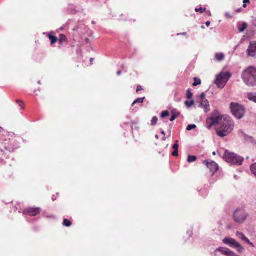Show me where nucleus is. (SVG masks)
<instances>
[{"instance_id": "obj_1", "label": "nucleus", "mask_w": 256, "mask_h": 256, "mask_svg": "<svg viewBox=\"0 0 256 256\" xmlns=\"http://www.w3.org/2000/svg\"><path fill=\"white\" fill-rule=\"evenodd\" d=\"M234 126V122L231 118L226 116V120H224L222 124L216 128V130L217 135L220 138L227 136L232 132Z\"/></svg>"}, {"instance_id": "obj_2", "label": "nucleus", "mask_w": 256, "mask_h": 256, "mask_svg": "<svg viewBox=\"0 0 256 256\" xmlns=\"http://www.w3.org/2000/svg\"><path fill=\"white\" fill-rule=\"evenodd\" d=\"M242 78L248 86H256V68L250 66L246 68L242 74Z\"/></svg>"}, {"instance_id": "obj_3", "label": "nucleus", "mask_w": 256, "mask_h": 256, "mask_svg": "<svg viewBox=\"0 0 256 256\" xmlns=\"http://www.w3.org/2000/svg\"><path fill=\"white\" fill-rule=\"evenodd\" d=\"M224 158L226 161L231 164L236 166L242 165L244 161V158L242 157L235 153L230 152L227 150L225 151Z\"/></svg>"}, {"instance_id": "obj_4", "label": "nucleus", "mask_w": 256, "mask_h": 256, "mask_svg": "<svg viewBox=\"0 0 256 256\" xmlns=\"http://www.w3.org/2000/svg\"><path fill=\"white\" fill-rule=\"evenodd\" d=\"M224 120H226V116L224 117L218 111H215L207 120V124L209 122H211L210 125L207 126V128L208 129H210L212 126H215L216 128L218 127L220 125L224 122Z\"/></svg>"}, {"instance_id": "obj_5", "label": "nucleus", "mask_w": 256, "mask_h": 256, "mask_svg": "<svg viewBox=\"0 0 256 256\" xmlns=\"http://www.w3.org/2000/svg\"><path fill=\"white\" fill-rule=\"evenodd\" d=\"M231 76L229 72H222L216 76L214 84L219 88L222 89L226 85Z\"/></svg>"}, {"instance_id": "obj_6", "label": "nucleus", "mask_w": 256, "mask_h": 256, "mask_svg": "<svg viewBox=\"0 0 256 256\" xmlns=\"http://www.w3.org/2000/svg\"><path fill=\"white\" fill-rule=\"evenodd\" d=\"M230 108L233 116L237 119H241L245 114V108L242 106L238 103L232 102Z\"/></svg>"}, {"instance_id": "obj_7", "label": "nucleus", "mask_w": 256, "mask_h": 256, "mask_svg": "<svg viewBox=\"0 0 256 256\" xmlns=\"http://www.w3.org/2000/svg\"><path fill=\"white\" fill-rule=\"evenodd\" d=\"M248 216V213L244 208H238L234 212V220L239 224L242 223Z\"/></svg>"}, {"instance_id": "obj_8", "label": "nucleus", "mask_w": 256, "mask_h": 256, "mask_svg": "<svg viewBox=\"0 0 256 256\" xmlns=\"http://www.w3.org/2000/svg\"><path fill=\"white\" fill-rule=\"evenodd\" d=\"M222 242L224 244L236 250L240 253L242 252L244 250V248L234 238L226 237L223 240Z\"/></svg>"}, {"instance_id": "obj_9", "label": "nucleus", "mask_w": 256, "mask_h": 256, "mask_svg": "<svg viewBox=\"0 0 256 256\" xmlns=\"http://www.w3.org/2000/svg\"><path fill=\"white\" fill-rule=\"evenodd\" d=\"M247 55L249 57H256V42H251L246 50Z\"/></svg>"}, {"instance_id": "obj_10", "label": "nucleus", "mask_w": 256, "mask_h": 256, "mask_svg": "<svg viewBox=\"0 0 256 256\" xmlns=\"http://www.w3.org/2000/svg\"><path fill=\"white\" fill-rule=\"evenodd\" d=\"M204 164L206 166L207 168L212 173V174L216 173L218 169V164L214 161L205 160L204 162Z\"/></svg>"}, {"instance_id": "obj_11", "label": "nucleus", "mask_w": 256, "mask_h": 256, "mask_svg": "<svg viewBox=\"0 0 256 256\" xmlns=\"http://www.w3.org/2000/svg\"><path fill=\"white\" fill-rule=\"evenodd\" d=\"M40 213V208H28L23 210L24 214L30 216H36Z\"/></svg>"}, {"instance_id": "obj_12", "label": "nucleus", "mask_w": 256, "mask_h": 256, "mask_svg": "<svg viewBox=\"0 0 256 256\" xmlns=\"http://www.w3.org/2000/svg\"><path fill=\"white\" fill-rule=\"evenodd\" d=\"M236 235L237 237L241 239L244 242L248 244L252 247H254V244L250 241L248 238H246L243 233L240 232H236Z\"/></svg>"}, {"instance_id": "obj_13", "label": "nucleus", "mask_w": 256, "mask_h": 256, "mask_svg": "<svg viewBox=\"0 0 256 256\" xmlns=\"http://www.w3.org/2000/svg\"><path fill=\"white\" fill-rule=\"evenodd\" d=\"M229 251L230 250L227 248H219L214 250V254L215 256H226Z\"/></svg>"}, {"instance_id": "obj_14", "label": "nucleus", "mask_w": 256, "mask_h": 256, "mask_svg": "<svg viewBox=\"0 0 256 256\" xmlns=\"http://www.w3.org/2000/svg\"><path fill=\"white\" fill-rule=\"evenodd\" d=\"M200 107L204 109L205 112H208L210 110L208 101L207 100L200 101Z\"/></svg>"}, {"instance_id": "obj_15", "label": "nucleus", "mask_w": 256, "mask_h": 256, "mask_svg": "<svg viewBox=\"0 0 256 256\" xmlns=\"http://www.w3.org/2000/svg\"><path fill=\"white\" fill-rule=\"evenodd\" d=\"M224 55L223 53H216L215 54V60L218 61H222L224 59Z\"/></svg>"}, {"instance_id": "obj_16", "label": "nucleus", "mask_w": 256, "mask_h": 256, "mask_svg": "<svg viewBox=\"0 0 256 256\" xmlns=\"http://www.w3.org/2000/svg\"><path fill=\"white\" fill-rule=\"evenodd\" d=\"M248 98L256 103V94L248 93Z\"/></svg>"}, {"instance_id": "obj_17", "label": "nucleus", "mask_w": 256, "mask_h": 256, "mask_svg": "<svg viewBox=\"0 0 256 256\" xmlns=\"http://www.w3.org/2000/svg\"><path fill=\"white\" fill-rule=\"evenodd\" d=\"M48 38L50 40L52 44H54L55 42H57L58 38L56 36H52V34H48Z\"/></svg>"}, {"instance_id": "obj_18", "label": "nucleus", "mask_w": 256, "mask_h": 256, "mask_svg": "<svg viewBox=\"0 0 256 256\" xmlns=\"http://www.w3.org/2000/svg\"><path fill=\"white\" fill-rule=\"evenodd\" d=\"M250 170L252 174L256 177V162L252 164L250 166Z\"/></svg>"}, {"instance_id": "obj_19", "label": "nucleus", "mask_w": 256, "mask_h": 256, "mask_svg": "<svg viewBox=\"0 0 256 256\" xmlns=\"http://www.w3.org/2000/svg\"><path fill=\"white\" fill-rule=\"evenodd\" d=\"M247 27V24L246 22H243L240 27L238 28V31L240 32H242L244 31Z\"/></svg>"}, {"instance_id": "obj_20", "label": "nucleus", "mask_w": 256, "mask_h": 256, "mask_svg": "<svg viewBox=\"0 0 256 256\" xmlns=\"http://www.w3.org/2000/svg\"><path fill=\"white\" fill-rule=\"evenodd\" d=\"M180 112H174L173 111H172V116L170 118V122H173L174 120L179 116Z\"/></svg>"}, {"instance_id": "obj_21", "label": "nucleus", "mask_w": 256, "mask_h": 256, "mask_svg": "<svg viewBox=\"0 0 256 256\" xmlns=\"http://www.w3.org/2000/svg\"><path fill=\"white\" fill-rule=\"evenodd\" d=\"M194 82L192 84L193 86H197L201 84V80L196 78H194Z\"/></svg>"}, {"instance_id": "obj_22", "label": "nucleus", "mask_w": 256, "mask_h": 256, "mask_svg": "<svg viewBox=\"0 0 256 256\" xmlns=\"http://www.w3.org/2000/svg\"><path fill=\"white\" fill-rule=\"evenodd\" d=\"M186 106L188 108H190L194 104V101L192 100H191L190 101L186 100L184 102Z\"/></svg>"}, {"instance_id": "obj_23", "label": "nucleus", "mask_w": 256, "mask_h": 256, "mask_svg": "<svg viewBox=\"0 0 256 256\" xmlns=\"http://www.w3.org/2000/svg\"><path fill=\"white\" fill-rule=\"evenodd\" d=\"M196 157L195 156H188V162H192L196 161Z\"/></svg>"}, {"instance_id": "obj_24", "label": "nucleus", "mask_w": 256, "mask_h": 256, "mask_svg": "<svg viewBox=\"0 0 256 256\" xmlns=\"http://www.w3.org/2000/svg\"><path fill=\"white\" fill-rule=\"evenodd\" d=\"M186 98L188 99L192 100V98L193 94L191 92V90L190 89H188L186 91Z\"/></svg>"}, {"instance_id": "obj_25", "label": "nucleus", "mask_w": 256, "mask_h": 256, "mask_svg": "<svg viewBox=\"0 0 256 256\" xmlns=\"http://www.w3.org/2000/svg\"><path fill=\"white\" fill-rule=\"evenodd\" d=\"M63 225L65 226L69 227L72 225V223L68 219H64L63 222Z\"/></svg>"}, {"instance_id": "obj_26", "label": "nucleus", "mask_w": 256, "mask_h": 256, "mask_svg": "<svg viewBox=\"0 0 256 256\" xmlns=\"http://www.w3.org/2000/svg\"><path fill=\"white\" fill-rule=\"evenodd\" d=\"M144 98H137L136 100H135L133 102V103L132 104V106H134V104H136V103L142 104L143 102H144Z\"/></svg>"}, {"instance_id": "obj_27", "label": "nucleus", "mask_w": 256, "mask_h": 256, "mask_svg": "<svg viewBox=\"0 0 256 256\" xmlns=\"http://www.w3.org/2000/svg\"><path fill=\"white\" fill-rule=\"evenodd\" d=\"M158 121V118L156 116H154L151 120V126H155Z\"/></svg>"}, {"instance_id": "obj_28", "label": "nucleus", "mask_w": 256, "mask_h": 256, "mask_svg": "<svg viewBox=\"0 0 256 256\" xmlns=\"http://www.w3.org/2000/svg\"><path fill=\"white\" fill-rule=\"evenodd\" d=\"M170 114L169 112L167 110L163 111L162 112L161 114V118H164L166 116H169Z\"/></svg>"}, {"instance_id": "obj_29", "label": "nucleus", "mask_w": 256, "mask_h": 256, "mask_svg": "<svg viewBox=\"0 0 256 256\" xmlns=\"http://www.w3.org/2000/svg\"><path fill=\"white\" fill-rule=\"evenodd\" d=\"M196 128V124H189L188 126L186 128V130L188 131L191 130H192L195 129Z\"/></svg>"}, {"instance_id": "obj_30", "label": "nucleus", "mask_w": 256, "mask_h": 256, "mask_svg": "<svg viewBox=\"0 0 256 256\" xmlns=\"http://www.w3.org/2000/svg\"><path fill=\"white\" fill-rule=\"evenodd\" d=\"M195 10L196 12H200L201 14H202L206 10V8H196Z\"/></svg>"}, {"instance_id": "obj_31", "label": "nucleus", "mask_w": 256, "mask_h": 256, "mask_svg": "<svg viewBox=\"0 0 256 256\" xmlns=\"http://www.w3.org/2000/svg\"><path fill=\"white\" fill-rule=\"evenodd\" d=\"M206 95H205V94L204 92H202L200 94V100H206Z\"/></svg>"}, {"instance_id": "obj_32", "label": "nucleus", "mask_w": 256, "mask_h": 256, "mask_svg": "<svg viewBox=\"0 0 256 256\" xmlns=\"http://www.w3.org/2000/svg\"><path fill=\"white\" fill-rule=\"evenodd\" d=\"M226 256H238V255L230 250Z\"/></svg>"}, {"instance_id": "obj_33", "label": "nucleus", "mask_w": 256, "mask_h": 256, "mask_svg": "<svg viewBox=\"0 0 256 256\" xmlns=\"http://www.w3.org/2000/svg\"><path fill=\"white\" fill-rule=\"evenodd\" d=\"M66 37L65 36L63 35V34H60V43L62 42V41L64 40H66Z\"/></svg>"}, {"instance_id": "obj_34", "label": "nucleus", "mask_w": 256, "mask_h": 256, "mask_svg": "<svg viewBox=\"0 0 256 256\" xmlns=\"http://www.w3.org/2000/svg\"><path fill=\"white\" fill-rule=\"evenodd\" d=\"M178 142V141L176 140V144H174L172 146V148L174 149V150H178V145L177 144Z\"/></svg>"}, {"instance_id": "obj_35", "label": "nucleus", "mask_w": 256, "mask_h": 256, "mask_svg": "<svg viewBox=\"0 0 256 256\" xmlns=\"http://www.w3.org/2000/svg\"><path fill=\"white\" fill-rule=\"evenodd\" d=\"M16 102L22 108V110H24V107L22 106V102L20 100H17Z\"/></svg>"}, {"instance_id": "obj_36", "label": "nucleus", "mask_w": 256, "mask_h": 256, "mask_svg": "<svg viewBox=\"0 0 256 256\" xmlns=\"http://www.w3.org/2000/svg\"><path fill=\"white\" fill-rule=\"evenodd\" d=\"M172 155L174 156H178V150H174L172 153Z\"/></svg>"}, {"instance_id": "obj_37", "label": "nucleus", "mask_w": 256, "mask_h": 256, "mask_svg": "<svg viewBox=\"0 0 256 256\" xmlns=\"http://www.w3.org/2000/svg\"><path fill=\"white\" fill-rule=\"evenodd\" d=\"M142 90V88L140 86H138L136 88V92H138Z\"/></svg>"}, {"instance_id": "obj_38", "label": "nucleus", "mask_w": 256, "mask_h": 256, "mask_svg": "<svg viewBox=\"0 0 256 256\" xmlns=\"http://www.w3.org/2000/svg\"><path fill=\"white\" fill-rule=\"evenodd\" d=\"M7 135L8 136L12 137L14 134L12 133L8 132Z\"/></svg>"}, {"instance_id": "obj_39", "label": "nucleus", "mask_w": 256, "mask_h": 256, "mask_svg": "<svg viewBox=\"0 0 256 256\" xmlns=\"http://www.w3.org/2000/svg\"><path fill=\"white\" fill-rule=\"evenodd\" d=\"M252 24H253L254 26H256V18L253 20Z\"/></svg>"}, {"instance_id": "obj_40", "label": "nucleus", "mask_w": 256, "mask_h": 256, "mask_svg": "<svg viewBox=\"0 0 256 256\" xmlns=\"http://www.w3.org/2000/svg\"><path fill=\"white\" fill-rule=\"evenodd\" d=\"M210 24V22H208V21L206 22V24L207 26H209Z\"/></svg>"}, {"instance_id": "obj_41", "label": "nucleus", "mask_w": 256, "mask_h": 256, "mask_svg": "<svg viewBox=\"0 0 256 256\" xmlns=\"http://www.w3.org/2000/svg\"><path fill=\"white\" fill-rule=\"evenodd\" d=\"M188 234L189 237H191L192 234V232H188Z\"/></svg>"}, {"instance_id": "obj_42", "label": "nucleus", "mask_w": 256, "mask_h": 256, "mask_svg": "<svg viewBox=\"0 0 256 256\" xmlns=\"http://www.w3.org/2000/svg\"><path fill=\"white\" fill-rule=\"evenodd\" d=\"M249 2H250L249 0H244L243 2L244 4L248 3Z\"/></svg>"}, {"instance_id": "obj_43", "label": "nucleus", "mask_w": 256, "mask_h": 256, "mask_svg": "<svg viewBox=\"0 0 256 256\" xmlns=\"http://www.w3.org/2000/svg\"><path fill=\"white\" fill-rule=\"evenodd\" d=\"M94 60V58H90V62L91 64H92Z\"/></svg>"}, {"instance_id": "obj_44", "label": "nucleus", "mask_w": 256, "mask_h": 256, "mask_svg": "<svg viewBox=\"0 0 256 256\" xmlns=\"http://www.w3.org/2000/svg\"><path fill=\"white\" fill-rule=\"evenodd\" d=\"M121 73H122L121 71H120V70H118V71L117 72V74H118V76H120V75Z\"/></svg>"}, {"instance_id": "obj_45", "label": "nucleus", "mask_w": 256, "mask_h": 256, "mask_svg": "<svg viewBox=\"0 0 256 256\" xmlns=\"http://www.w3.org/2000/svg\"><path fill=\"white\" fill-rule=\"evenodd\" d=\"M160 133H161L162 135L165 136V132H164V131H163V130L161 131Z\"/></svg>"}, {"instance_id": "obj_46", "label": "nucleus", "mask_w": 256, "mask_h": 256, "mask_svg": "<svg viewBox=\"0 0 256 256\" xmlns=\"http://www.w3.org/2000/svg\"><path fill=\"white\" fill-rule=\"evenodd\" d=\"M86 41L88 43L90 42V40L88 38H86Z\"/></svg>"}, {"instance_id": "obj_47", "label": "nucleus", "mask_w": 256, "mask_h": 256, "mask_svg": "<svg viewBox=\"0 0 256 256\" xmlns=\"http://www.w3.org/2000/svg\"><path fill=\"white\" fill-rule=\"evenodd\" d=\"M240 11H241V9H240H240H238V10H236V12H240Z\"/></svg>"}, {"instance_id": "obj_48", "label": "nucleus", "mask_w": 256, "mask_h": 256, "mask_svg": "<svg viewBox=\"0 0 256 256\" xmlns=\"http://www.w3.org/2000/svg\"><path fill=\"white\" fill-rule=\"evenodd\" d=\"M5 148L6 150H8V151L10 152L11 151V149L10 148H8L6 146L5 147Z\"/></svg>"}, {"instance_id": "obj_49", "label": "nucleus", "mask_w": 256, "mask_h": 256, "mask_svg": "<svg viewBox=\"0 0 256 256\" xmlns=\"http://www.w3.org/2000/svg\"><path fill=\"white\" fill-rule=\"evenodd\" d=\"M243 7H244V8H246V3H245V4H243Z\"/></svg>"}, {"instance_id": "obj_50", "label": "nucleus", "mask_w": 256, "mask_h": 256, "mask_svg": "<svg viewBox=\"0 0 256 256\" xmlns=\"http://www.w3.org/2000/svg\"><path fill=\"white\" fill-rule=\"evenodd\" d=\"M3 130V128L0 126V132H2Z\"/></svg>"}, {"instance_id": "obj_51", "label": "nucleus", "mask_w": 256, "mask_h": 256, "mask_svg": "<svg viewBox=\"0 0 256 256\" xmlns=\"http://www.w3.org/2000/svg\"><path fill=\"white\" fill-rule=\"evenodd\" d=\"M212 154H213V155H216V152H212Z\"/></svg>"}, {"instance_id": "obj_52", "label": "nucleus", "mask_w": 256, "mask_h": 256, "mask_svg": "<svg viewBox=\"0 0 256 256\" xmlns=\"http://www.w3.org/2000/svg\"><path fill=\"white\" fill-rule=\"evenodd\" d=\"M182 35H186V32H184V33H182Z\"/></svg>"}, {"instance_id": "obj_53", "label": "nucleus", "mask_w": 256, "mask_h": 256, "mask_svg": "<svg viewBox=\"0 0 256 256\" xmlns=\"http://www.w3.org/2000/svg\"><path fill=\"white\" fill-rule=\"evenodd\" d=\"M95 23H96V22H94V21H92V24H95Z\"/></svg>"}, {"instance_id": "obj_54", "label": "nucleus", "mask_w": 256, "mask_h": 256, "mask_svg": "<svg viewBox=\"0 0 256 256\" xmlns=\"http://www.w3.org/2000/svg\"><path fill=\"white\" fill-rule=\"evenodd\" d=\"M38 84H41L40 81H38Z\"/></svg>"}, {"instance_id": "obj_55", "label": "nucleus", "mask_w": 256, "mask_h": 256, "mask_svg": "<svg viewBox=\"0 0 256 256\" xmlns=\"http://www.w3.org/2000/svg\"><path fill=\"white\" fill-rule=\"evenodd\" d=\"M156 138H158V135H156Z\"/></svg>"}, {"instance_id": "obj_56", "label": "nucleus", "mask_w": 256, "mask_h": 256, "mask_svg": "<svg viewBox=\"0 0 256 256\" xmlns=\"http://www.w3.org/2000/svg\"><path fill=\"white\" fill-rule=\"evenodd\" d=\"M165 139H166V138H165V137H164V138H162V140H165Z\"/></svg>"}, {"instance_id": "obj_57", "label": "nucleus", "mask_w": 256, "mask_h": 256, "mask_svg": "<svg viewBox=\"0 0 256 256\" xmlns=\"http://www.w3.org/2000/svg\"><path fill=\"white\" fill-rule=\"evenodd\" d=\"M202 28H204V26H202Z\"/></svg>"}]
</instances>
